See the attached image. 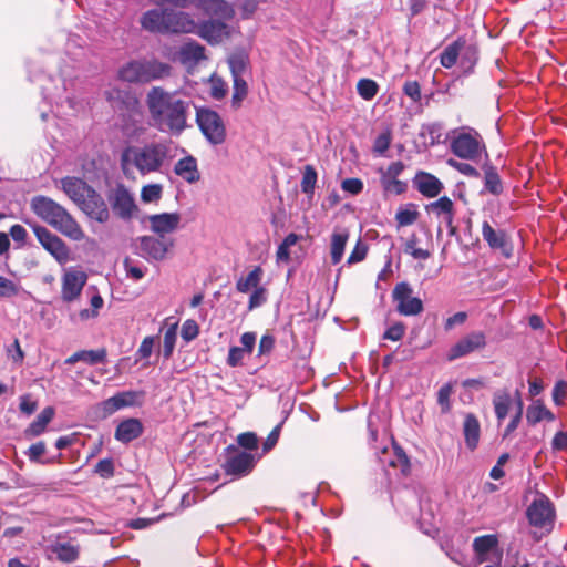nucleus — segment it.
I'll list each match as a JSON object with an SVG mask.
<instances>
[{
	"mask_svg": "<svg viewBox=\"0 0 567 567\" xmlns=\"http://www.w3.org/2000/svg\"><path fill=\"white\" fill-rule=\"evenodd\" d=\"M92 186L87 185L83 179L74 176H66L61 179V188L66 196L78 205Z\"/></svg>",
	"mask_w": 567,
	"mask_h": 567,
	"instance_id": "nucleus-22",
	"label": "nucleus"
},
{
	"mask_svg": "<svg viewBox=\"0 0 567 567\" xmlns=\"http://www.w3.org/2000/svg\"><path fill=\"white\" fill-rule=\"evenodd\" d=\"M486 346V336L482 331H472L460 339L454 346L450 348L446 353L449 361L466 357Z\"/></svg>",
	"mask_w": 567,
	"mask_h": 567,
	"instance_id": "nucleus-14",
	"label": "nucleus"
},
{
	"mask_svg": "<svg viewBox=\"0 0 567 567\" xmlns=\"http://www.w3.org/2000/svg\"><path fill=\"white\" fill-rule=\"evenodd\" d=\"M168 246L162 239L143 236L138 238V251L140 255L146 260H162L164 259Z\"/></svg>",
	"mask_w": 567,
	"mask_h": 567,
	"instance_id": "nucleus-17",
	"label": "nucleus"
},
{
	"mask_svg": "<svg viewBox=\"0 0 567 567\" xmlns=\"http://www.w3.org/2000/svg\"><path fill=\"white\" fill-rule=\"evenodd\" d=\"M419 243V237L415 234H412L404 244V252L412 256L414 259H429L431 257V251L429 249L417 247Z\"/></svg>",
	"mask_w": 567,
	"mask_h": 567,
	"instance_id": "nucleus-38",
	"label": "nucleus"
},
{
	"mask_svg": "<svg viewBox=\"0 0 567 567\" xmlns=\"http://www.w3.org/2000/svg\"><path fill=\"white\" fill-rule=\"evenodd\" d=\"M264 270L257 266L248 272L246 277H240L236 281V289L240 293H247L250 290H255L260 287L262 280Z\"/></svg>",
	"mask_w": 567,
	"mask_h": 567,
	"instance_id": "nucleus-32",
	"label": "nucleus"
},
{
	"mask_svg": "<svg viewBox=\"0 0 567 567\" xmlns=\"http://www.w3.org/2000/svg\"><path fill=\"white\" fill-rule=\"evenodd\" d=\"M20 290L21 288L17 282L0 276V298L14 297L19 295Z\"/></svg>",
	"mask_w": 567,
	"mask_h": 567,
	"instance_id": "nucleus-50",
	"label": "nucleus"
},
{
	"mask_svg": "<svg viewBox=\"0 0 567 567\" xmlns=\"http://www.w3.org/2000/svg\"><path fill=\"white\" fill-rule=\"evenodd\" d=\"M94 472L102 478H110L114 475V464L111 458H103L95 465Z\"/></svg>",
	"mask_w": 567,
	"mask_h": 567,
	"instance_id": "nucleus-55",
	"label": "nucleus"
},
{
	"mask_svg": "<svg viewBox=\"0 0 567 567\" xmlns=\"http://www.w3.org/2000/svg\"><path fill=\"white\" fill-rule=\"evenodd\" d=\"M381 185L385 193L401 195L406 190V183L398 178H381Z\"/></svg>",
	"mask_w": 567,
	"mask_h": 567,
	"instance_id": "nucleus-49",
	"label": "nucleus"
},
{
	"mask_svg": "<svg viewBox=\"0 0 567 567\" xmlns=\"http://www.w3.org/2000/svg\"><path fill=\"white\" fill-rule=\"evenodd\" d=\"M485 188L493 195H498L503 190L501 178L492 168L485 172Z\"/></svg>",
	"mask_w": 567,
	"mask_h": 567,
	"instance_id": "nucleus-47",
	"label": "nucleus"
},
{
	"mask_svg": "<svg viewBox=\"0 0 567 567\" xmlns=\"http://www.w3.org/2000/svg\"><path fill=\"white\" fill-rule=\"evenodd\" d=\"M367 252H368V246L364 243H362L361 240H358L357 245L354 246L350 256L347 259V264L353 265V264L364 260V258L367 257Z\"/></svg>",
	"mask_w": 567,
	"mask_h": 567,
	"instance_id": "nucleus-54",
	"label": "nucleus"
},
{
	"mask_svg": "<svg viewBox=\"0 0 567 567\" xmlns=\"http://www.w3.org/2000/svg\"><path fill=\"white\" fill-rule=\"evenodd\" d=\"M50 551L56 556L60 561L73 563L79 557V547L72 543H55L50 546Z\"/></svg>",
	"mask_w": 567,
	"mask_h": 567,
	"instance_id": "nucleus-34",
	"label": "nucleus"
},
{
	"mask_svg": "<svg viewBox=\"0 0 567 567\" xmlns=\"http://www.w3.org/2000/svg\"><path fill=\"white\" fill-rule=\"evenodd\" d=\"M526 515L532 526L550 530L555 520V508L550 499L540 494L527 507Z\"/></svg>",
	"mask_w": 567,
	"mask_h": 567,
	"instance_id": "nucleus-7",
	"label": "nucleus"
},
{
	"mask_svg": "<svg viewBox=\"0 0 567 567\" xmlns=\"http://www.w3.org/2000/svg\"><path fill=\"white\" fill-rule=\"evenodd\" d=\"M392 299L396 305V311L402 316H417L424 309L422 300L413 296L412 287L405 281L395 285Z\"/></svg>",
	"mask_w": 567,
	"mask_h": 567,
	"instance_id": "nucleus-8",
	"label": "nucleus"
},
{
	"mask_svg": "<svg viewBox=\"0 0 567 567\" xmlns=\"http://www.w3.org/2000/svg\"><path fill=\"white\" fill-rule=\"evenodd\" d=\"M171 70L167 63L144 58L124 64L118 71V76L130 83H150L169 76Z\"/></svg>",
	"mask_w": 567,
	"mask_h": 567,
	"instance_id": "nucleus-4",
	"label": "nucleus"
},
{
	"mask_svg": "<svg viewBox=\"0 0 567 567\" xmlns=\"http://www.w3.org/2000/svg\"><path fill=\"white\" fill-rule=\"evenodd\" d=\"M392 133L389 128L380 133L373 144V151L380 155L384 154L391 144Z\"/></svg>",
	"mask_w": 567,
	"mask_h": 567,
	"instance_id": "nucleus-51",
	"label": "nucleus"
},
{
	"mask_svg": "<svg viewBox=\"0 0 567 567\" xmlns=\"http://www.w3.org/2000/svg\"><path fill=\"white\" fill-rule=\"evenodd\" d=\"M196 123L209 144L216 146L226 141V124L218 112L208 107H199L196 110Z\"/></svg>",
	"mask_w": 567,
	"mask_h": 567,
	"instance_id": "nucleus-5",
	"label": "nucleus"
},
{
	"mask_svg": "<svg viewBox=\"0 0 567 567\" xmlns=\"http://www.w3.org/2000/svg\"><path fill=\"white\" fill-rule=\"evenodd\" d=\"M169 10L151 9L141 17V25L144 30L152 33H167Z\"/></svg>",
	"mask_w": 567,
	"mask_h": 567,
	"instance_id": "nucleus-16",
	"label": "nucleus"
},
{
	"mask_svg": "<svg viewBox=\"0 0 567 567\" xmlns=\"http://www.w3.org/2000/svg\"><path fill=\"white\" fill-rule=\"evenodd\" d=\"M173 158L172 145L166 141L126 146L121 154V167L125 176L137 172L142 176L162 173Z\"/></svg>",
	"mask_w": 567,
	"mask_h": 567,
	"instance_id": "nucleus-2",
	"label": "nucleus"
},
{
	"mask_svg": "<svg viewBox=\"0 0 567 567\" xmlns=\"http://www.w3.org/2000/svg\"><path fill=\"white\" fill-rule=\"evenodd\" d=\"M447 164L451 167H453L454 169H456L457 172H460L461 174L465 175V176L474 177V176L478 175L477 169L474 166H472L471 164H467V163H464V162H458V161L453 159V158H450L447 161Z\"/></svg>",
	"mask_w": 567,
	"mask_h": 567,
	"instance_id": "nucleus-56",
	"label": "nucleus"
},
{
	"mask_svg": "<svg viewBox=\"0 0 567 567\" xmlns=\"http://www.w3.org/2000/svg\"><path fill=\"white\" fill-rule=\"evenodd\" d=\"M54 416V409L52 406L44 408L37 419L29 425L25 434L29 436H39L44 431L47 425L52 421Z\"/></svg>",
	"mask_w": 567,
	"mask_h": 567,
	"instance_id": "nucleus-33",
	"label": "nucleus"
},
{
	"mask_svg": "<svg viewBox=\"0 0 567 567\" xmlns=\"http://www.w3.org/2000/svg\"><path fill=\"white\" fill-rule=\"evenodd\" d=\"M256 462L257 460L251 453L233 449L225 461L223 468L227 475L243 477L254 470Z\"/></svg>",
	"mask_w": 567,
	"mask_h": 567,
	"instance_id": "nucleus-13",
	"label": "nucleus"
},
{
	"mask_svg": "<svg viewBox=\"0 0 567 567\" xmlns=\"http://www.w3.org/2000/svg\"><path fill=\"white\" fill-rule=\"evenodd\" d=\"M109 200L113 212L122 219H131L137 212L132 193L123 184L116 185L110 193Z\"/></svg>",
	"mask_w": 567,
	"mask_h": 567,
	"instance_id": "nucleus-11",
	"label": "nucleus"
},
{
	"mask_svg": "<svg viewBox=\"0 0 567 567\" xmlns=\"http://www.w3.org/2000/svg\"><path fill=\"white\" fill-rule=\"evenodd\" d=\"M567 396V382L559 380L555 383L553 389V401L556 405L560 406L565 403Z\"/></svg>",
	"mask_w": 567,
	"mask_h": 567,
	"instance_id": "nucleus-57",
	"label": "nucleus"
},
{
	"mask_svg": "<svg viewBox=\"0 0 567 567\" xmlns=\"http://www.w3.org/2000/svg\"><path fill=\"white\" fill-rule=\"evenodd\" d=\"M426 210L442 219L454 212V204L449 197L443 196L426 205Z\"/></svg>",
	"mask_w": 567,
	"mask_h": 567,
	"instance_id": "nucleus-36",
	"label": "nucleus"
},
{
	"mask_svg": "<svg viewBox=\"0 0 567 567\" xmlns=\"http://www.w3.org/2000/svg\"><path fill=\"white\" fill-rule=\"evenodd\" d=\"M155 341H156L155 337H146V338H144L143 341L141 342L138 349H137L136 355L140 359H147V358H150L152 352H153V348H154Z\"/></svg>",
	"mask_w": 567,
	"mask_h": 567,
	"instance_id": "nucleus-61",
	"label": "nucleus"
},
{
	"mask_svg": "<svg viewBox=\"0 0 567 567\" xmlns=\"http://www.w3.org/2000/svg\"><path fill=\"white\" fill-rule=\"evenodd\" d=\"M349 233L346 229H336L331 235L330 256L333 265L341 261L344 252Z\"/></svg>",
	"mask_w": 567,
	"mask_h": 567,
	"instance_id": "nucleus-30",
	"label": "nucleus"
},
{
	"mask_svg": "<svg viewBox=\"0 0 567 567\" xmlns=\"http://www.w3.org/2000/svg\"><path fill=\"white\" fill-rule=\"evenodd\" d=\"M234 91L231 96V105L234 109H239L243 101L247 96L248 85L245 78L233 79Z\"/></svg>",
	"mask_w": 567,
	"mask_h": 567,
	"instance_id": "nucleus-41",
	"label": "nucleus"
},
{
	"mask_svg": "<svg viewBox=\"0 0 567 567\" xmlns=\"http://www.w3.org/2000/svg\"><path fill=\"white\" fill-rule=\"evenodd\" d=\"M177 338V326L173 324L168 327L164 333V340H163V350L162 354L165 359L171 358L175 343Z\"/></svg>",
	"mask_w": 567,
	"mask_h": 567,
	"instance_id": "nucleus-45",
	"label": "nucleus"
},
{
	"mask_svg": "<svg viewBox=\"0 0 567 567\" xmlns=\"http://www.w3.org/2000/svg\"><path fill=\"white\" fill-rule=\"evenodd\" d=\"M38 241L60 265H64L70 259V249L66 244L55 234L44 226L29 224Z\"/></svg>",
	"mask_w": 567,
	"mask_h": 567,
	"instance_id": "nucleus-6",
	"label": "nucleus"
},
{
	"mask_svg": "<svg viewBox=\"0 0 567 567\" xmlns=\"http://www.w3.org/2000/svg\"><path fill=\"white\" fill-rule=\"evenodd\" d=\"M463 434L468 450L474 451L480 442L481 425L474 414H466L463 423Z\"/></svg>",
	"mask_w": 567,
	"mask_h": 567,
	"instance_id": "nucleus-29",
	"label": "nucleus"
},
{
	"mask_svg": "<svg viewBox=\"0 0 567 567\" xmlns=\"http://www.w3.org/2000/svg\"><path fill=\"white\" fill-rule=\"evenodd\" d=\"M317 183V172L311 165H307L301 179V189L305 194L312 195Z\"/></svg>",
	"mask_w": 567,
	"mask_h": 567,
	"instance_id": "nucleus-46",
	"label": "nucleus"
},
{
	"mask_svg": "<svg viewBox=\"0 0 567 567\" xmlns=\"http://www.w3.org/2000/svg\"><path fill=\"white\" fill-rule=\"evenodd\" d=\"M148 221L151 230L164 237L178 228L181 215L178 213L155 214L148 217Z\"/></svg>",
	"mask_w": 567,
	"mask_h": 567,
	"instance_id": "nucleus-18",
	"label": "nucleus"
},
{
	"mask_svg": "<svg viewBox=\"0 0 567 567\" xmlns=\"http://www.w3.org/2000/svg\"><path fill=\"white\" fill-rule=\"evenodd\" d=\"M267 301V290L264 287H259L255 290H252L249 302H248V309L254 310L256 308L261 307Z\"/></svg>",
	"mask_w": 567,
	"mask_h": 567,
	"instance_id": "nucleus-53",
	"label": "nucleus"
},
{
	"mask_svg": "<svg viewBox=\"0 0 567 567\" xmlns=\"http://www.w3.org/2000/svg\"><path fill=\"white\" fill-rule=\"evenodd\" d=\"M196 6L216 20H229L234 16L233 7L225 0H198Z\"/></svg>",
	"mask_w": 567,
	"mask_h": 567,
	"instance_id": "nucleus-21",
	"label": "nucleus"
},
{
	"mask_svg": "<svg viewBox=\"0 0 567 567\" xmlns=\"http://www.w3.org/2000/svg\"><path fill=\"white\" fill-rule=\"evenodd\" d=\"M246 354L239 347H231L228 351L227 364L233 368L240 365Z\"/></svg>",
	"mask_w": 567,
	"mask_h": 567,
	"instance_id": "nucleus-62",
	"label": "nucleus"
},
{
	"mask_svg": "<svg viewBox=\"0 0 567 567\" xmlns=\"http://www.w3.org/2000/svg\"><path fill=\"white\" fill-rule=\"evenodd\" d=\"M511 401L508 393H497L494 395L493 404L498 422H502L507 416L511 408Z\"/></svg>",
	"mask_w": 567,
	"mask_h": 567,
	"instance_id": "nucleus-40",
	"label": "nucleus"
},
{
	"mask_svg": "<svg viewBox=\"0 0 567 567\" xmlns=\"http://www.w3.org/2000/svg\"><path fill=\"white\" fill-rule=\"evenodd\" d=\"M31 210L43 221L60 231L65 237L81 241L85 238L80 224L60 204L47 196H35L30 203Z\"/></svg>",
	"mask_w": 567,
	"mask_h": 567,
	"instance_id": "nucleus-3",
	"label": "nucleus"
},
{
	"mask_svg": "<svg viewBox=\"0 0 567 567\" xmlns=\"http://www.w3.org/2000/svg\"><path fill=\"white\" fill-rule=\"evenodd\" d=\"M145 103L152 125L159 132L178 136L188 127L193 103L179 91L153 86L146 94Z\"/></svg>",
	"mask_w": 567,
	"mask_h": 567,
	"instance_id": "nucleus-1",
	"label": "nucleus"
},
{
	"mask_svg": "<svg viewBox=\"0 0 567 567\" xmlns=\"http://www.w3.org/2000/svg\"><path fill=\"white\" fill-rule=\"evenodd\" d=\"M405 333V326L402 322H396L389 327L384 334L383 339L391 340V341H399L403 338Z\"/></svg>",
	"mask_w": 567,
	"mask_h": 567,
	"instance_id": "nucleus-58",
	"label": "nucleus"
},
{
	"mask_svg": "<svg viewBox=\"0 0 567 567\" xmlns=\"http://www.w3.org/2000/svg\"><path fill=\"white\" fill-rule=\"evenodd\" d=\"M197 23L192 16L184 11L169 10L167 33H195Z\"/></svg>",
	"mask_w": 567,
	"mask_h": 567,
	"instance_id": "nucleus-19",
	"label": "nucleus"
},
{
	"mask_svg": "<svg viewBox=\"0 0 567 567\" xmlns=\"http://www.w3.org/2000/svg\"><path fill=\"white\" fill-rule=\"evenodd\" d=\"M452 152L464 159H476L481 156L482 144L477 132H463L451 143Z\"/></svg>",
	"mask_w": 567,
	"mask_h": 567,
	"instance_id": "nucleus-10",
	"label": "nucleus"
},
{
	"mask_svg": "<svg viewBox=\"0 0 567 567\" xmlns=\"http://www.w3.org/2000/svg\"><path fill=\"white\" fill-rule=\"evenodd\" d=\"M135 396H136V394L131 391L116 393L115 395L103 401L97 406V410L100 411V415L102 417H107L125 406L133 405Z\"/></svg>",
	"mask_w": 567,
	"mask_h": 567,
	"instance_id": "nucleus-20",
	"label": "nucleus"
},
{
	"mask_svg": "<svg viewBox=\"0 0 567 567\" xmlns=\"http://www.w3.org/2000/svg\"><path fill=\"white\" fill-rule=\"evenodd\" d=\"M87 281L84 271L69 268L64 271L61 279V298L64 302H73L80 296Z\"/></svg>",
	"mask_w": 567,
	"mask_h": 567,
	"instance_id": "nucleus-12",
	"label": "nucleus"
},
{
	"mask_svg": "<svg viewBox=\"0 0 567 567\" xmlns=\"http://www.w3.org/2000/svg\"><path fill=\"white\" fill-rule=\"evenodd\" d=\"M341 187L344 192L357 195L362 192L363 183L359 178H347L342 182Z\"/></svg>",
	"mask_w": 567,
	"mask_h": 567,
	"instance_id": "nucleus-64",
	"label": "nucleus"
},
{
	"mask_svg": "<svg viewBox=\"0 0 567 567\" xmlns=\"http://www.w3.org/2000/svg\"><path fill=\"white\" fill-rule=\"evenodd\" d=\"M416 189L425 197H436L443 189V184L434 175L420 173L414 178Z\"/></svg>",
	"mask_w": 567,
	"mask_h": 567,
	"instance_id": "nucleus-24",
	"label": "nucleus"
},
{
	"mask_svg": "<svg viewBox=\"0 0 567 567\" xmlns=\"http://www.w3.org/2000/svg\"><path fill=\"white\" fill-rule=\"evenodd\" d=\"M106 357L105 350H82L73 353L65 361L68 364H74L79 361L86 362L89 364H96L103 362Z\"/></svg>",
	"mask_w": 567,
	"mask_h": 567,
	"instance_id": "nucleus-35",
	"label": "nucleus"
},
{
	"mask_svg": "<svg viewBox=\"0 0 567 567\" xmlns=\"http://www.w3.org/2000/svg\"><path fill=\"white\" fill-rule=\"evenodd\" d=\"M163 186L161 184H147L141 189V200L145 204L157 203L162 198Z\"/></svg>",
	"mask_w": 567,
	"mask_h": 567,
	"instance_id": "nucleus-43",
	"label": "nucleus"
},
{
	"mask_svg": "<svg viewBox=\"0 0 567 567\" xmlns=\"http://www.w3.org/2000/svg\"><path fill=\"white\" fill-rule=\"evenodd\" d=\"M453 388L450 383L444 384L437 392V404L441 408L442 413H449L451 411V395Z\"/></svg>",
	"mask_w": 567,
	"mask_h": 567,
	"instance_id": "nucleus-48",
	"label": "nucleus"
},
{
	"mask_svg": "<svg viewBox=\"0 0 567 567\" xmlns=\"http://www.w3.org/2000/svg\"><path fill=\"white\" fill-rule=\"evenodd\" d=\"M90 219L105 224L110 219V210L106 202L93 187L76 205Z\"/></svg>",
	"mask_w": 567,
	"mask_h": 567,
	"instance_id": "nucleus-9",
	"label": "nucleus"
},
{
	"mask_svg": "<svg viewBox=\"0 0 567 567\" xmlns=\"http://www.w3.org/2000/svg\"><path fill=\"white\" fill-rule=\"evenodd\" d=\"M196 34L210 44H217L228 38L229 27L221 20H208L197 24Z\"/></svg>",
	"mask_w": 567,
	"mask_h": 567,
	"instance_id": "nucleus-15",
	"label": "nucleus"
},
{
	"mask_svg": "<svg viewBox=\"0 0 567 567\" xmlns=\"http://www.w3.org/2000/svg\"><path fill=\"white\" fill-rule=\"evenodd\" d=\"M482 236L492 249L501 250L506 257L509 256L507 237L504 230L494 229L491 224L485 220L482 225Z\"/></svg>",
	"mask_w": 567,
	"mask_h": 567,
	"instance_id": "nucleus-23",
	"label": "nucleus"
},
{
	"mask_svg": "<svg viewBox=\"0 0 567 567\" xmlns=\"http://www.w3.org/2000/svg\"><path fill=\"white\" fill-rule=\"evenodd\" d=\"M498 539L496 535H484L476 537L473 542V549L480 564L487 561L489 555L497 551Z\"/></svg>",
	"mask_w": 567,
	"mask_h": 567,
	"instance_id": "nucleus-26",
	"label": "nucleus"
},
{
	"mask_svg": "<svg viewBox=\"0 0 567 567\" xmlns=\"http://www.w3.org/2000/svg\"><path fill=\"white\" fill-rule=\"evenodd\" d=\"M248 56L245 53H234L228 59L233 79L244 78L248 69Z\"/></svg>",
	"mask_w": 567,
	"mask_h": 567,
	"instance_id": "nucleus-37",
	"label": "nucleus"
},
{
	"mask_svg": "<svg viewBox=\"0 0 567 567\" xmlns=\"http://www.w3.org/2000/svg\"><path fill=\"white\" fill-rule=\"evenodd\" d=\"M419 218V212L413 205L402 206L395 214L398 227H405L414 224Z\"/></svg>",
	"mask_w": 567,
	"mask_h": 567,
	"instance_id": "nucleus-39",
	"label": "nucleus"
},
{
	"mask_svg": "<svg viewBox=\"0 0 567 567\" xmlns=\"http://www.w3.org/2000/svg\"><path fill=\"white\" fill-rule=\"evenodd\" d=\"M174 172L185 182L193 184L199 181L200 173L198 171L197 161L195 157L188 155L179 161L174 166Z\"/></svg>",
	"mask_w": 567,
	"mask_h": 567,
	"instance_id": "nucleus-25",
	"label": "nucleus"
},
{
	"mask_svg": "<svg viewBox=\"0 0 567 567\" xmlns=\"http://www.w3.org/2000/svg\"><path fill=\"white\" fill-rule=\"evenodd\" d=\"M551 450L553 452H565L567 451V432L566 431H558L553 440H551Z\"/></svg>",
	"mask_w": 567,
	"mask_h": 567,
	"instance_id": "nucleus-63",
	"label": "nucleus"
},
{
	"mask_svg": "<svg viewBox=\"0 0 567 567\" xmlns=\"http://www.w3.org/2000/svg\"><path fill=\"white\" fill-rule=\"evenodd\" d=\"M545 410L546 406L542 400H534L526 411L527 423L530 425H536L537 423L544 421Z\"/></svg>",
	"mask_w": 567,
	"mask_h": 567,
	"instance_id": "nucleus-42",
	"label": "nucleus"
},
{
	"mask_svg": "<svg viewBox=\"0 0 567 567\" xmlns=\"http://www.w3.org/2000/svg\"><path fill=\"white\" fill-rule=\"evenodd\" d=\"M466 41L464 38L460 37L454 42L449 44L440 56V62L442 66L450 69L457 62V59L465 48Z\"/></svg>",
	"mask_w": 567,
	"mask_h": 567,
	"instance_id": "nucleus-31",
	"label": "nucleus"
},
{
	"mask_svg": "<svg viewBox=\"0 0 567 567\" xmlns=\"http://www.w3.org/2000/svg\"><path fill=\"white\" fill-rule=\"evenodd\" d=\"M198 333L199 327L195 320L188 319L183 323L181 336L186 342L197 338Z\"/></svg>",
	"mask_w": 567,
	"mask_h": 567,
	"instance_id": "nucleus-52",
	"label": "nucleus"
},
{
	"mask_svg": "<svg viewBox=\"0 0 567 567\" xmlns=\"http://www.w3.org/2000/svg\"><path fill=\"white\" fill-rule=\"evenodd\" d=\"M395 460H390L389 464L393 467H401L402 472H405L410 467V462L406 454L400 447H394Z\"/></svg>",
	"mask_w": 567,
	"mask_h": 567,
	"instance_id": "nucleus-59",
	"label": "nucleus"
},
{
	"mask_svg": "<svg viewBox=\"0 0 567 567\" xmlns=\"http://www.w3.org/2000/svg\"><path fill=\"white\" fill-rule=\"evenodd\" d=\"M143 433V425L137 419H127L121 422L115 431V439L122 443H128Z\"/></svg>",
	"mask_w": 567,
	"mask_h": 567,
	"instance_id": "nucleus-28",
	"label": "nucleus"
},
{
	"mask_svg": "<svg viewBox=\"0 0 567 567\" xmlns=\"http://www.w3.org/2000/svg\"><path fill=\"white\" fill-rule=\"evenodd\" d=\"M358 94L365 101L372 100L377 94L379 86L375 81L361 79L357 84Z\"/></svg>",
	"mask_w": 567,
	"mask_h": 567,
	"instance_id": "nucleus-44",
	"label": "nucleus"
},
{
	"mask_svg": "<svg viewBox=\"0 0 567 567\" xmlns=\"http://www.w3.org/2000/svg\"><path fill=\"white\" fill-rule=\"evenodd\" d=\"M205 59V48L195 41H188L178 49V62L184 65L197 64Z\"/></svg>",
	"mask_w": 567,
	"mask_h": 567,
	"instance_id": "nucleus-27",
	"label": "nucleus"
},
{
	"mask_svg": "<svg viewBox=\"0 0 567 567\" xmlns=\"http://www.w3.org/2000/svg\"><path fill=\"white\" fill-rule=\"evenodd\" d=\"M237 442L241 447L249 451H255L258 447V439L251 432L239 434L237 437Z\"/></svg>",
	"mask_w": 567,
	"mask_h": 567,
	"instance_id": "nucleus-60",
	"label": "nucleus"
}]
</instances>
